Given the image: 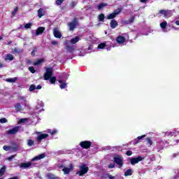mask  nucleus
<instances>
[{"label": "nucleus", "instance_id": "f257e3e1", "mask_svg": "<svg viewBox=\"0 0 179 179\" xmlns=\"http://www.w3.org/2000/svg\"><path fill=\"white\" fill-rule=\"evenodd\" d=\"M156 142L157 152H160V150H163L164 148L169 146V141H163L162 138H157Z\"/></svg>", "mask_w": 179, "mask_h": 179}, {"label": "nucleus", "instance_id": "f03ea898", "mask_svg": "<svg viewBox=\"0 0 179 179\" xmlns=\"http://www.w3.org/2000/svg\"><path fill=\"white\" fill-rule=\"evenodd\" d=\"M52 76V70L51 69H47L46 72L44 74V79L45 80H49L52 84L55 83V80H57V78L55 76Z\"/></svg>", "mask_w": 179, "mask_h": 179}, {"label": "nucleus", "instance_id": "7ed1b4c3", "mask_svg": "<svg viewBox=\"0 0 179 179\" xmlns=\"http://www.w3.org/2000/svg\"><path fill=\"white\" fill-rule=\"evenodd\" d=\"M59 169H62V171L65 176L69 174L72 170H73V165L70 164L69 166H65L64 164L59 166Z\"/></svg>", "mask_w": 179, "mask_h": 179}, {"label": "nucleus", "instance_id": "20e7f679", "mask_svg": "<svg viewBox=\"0 0 179 179\" xmlns=\"http://www.w3.org/2000/svg\"><path fill=\"white\" fill-rule=\"evenodd\" d=\"M36 134H38V135L36 138V141L38 143H41L44 139H47V138H48V134H44L43 132H37Z\"/></svg>", "mask_w": 179, "mask_h": 179}, {"label": "nucleus", "instance_id": "39448f33", "mask_svg": "<svg viewBox=\"0 0 179 179\" xmlns=\"http://www.w3.org/2000/svg\"><path fill=\"white\" fill-rule=\"evenodd\" d=\"M113 160L116 164H117L118 169H121L124 166V159L120 155H117L113 157Z\"/></svg>", "mask_w": 179, "mask_h": 179}, {"label": "nucleus", "instance_id": "423d86ee", "mask_svg": "<svg viewBox=\"0 0 179 179\" xmlns=\"http://www.w3.org/2000/svg\"><path fill=\"white\" fill-rule=\"evenodd\" d=\"M164 134V137L166 138V136H168V138H171L173 136H178L179 135V131L177 130H173V131H166Z\"/></svg>", "mask_w": 179, "mask_h": 179}, {"label": "nucleus", "instance_id": "0eeeda50", "mask_svg": "<svg viewBox=\"0 0 179 179\" xmlns=\"http://www.w3.org/2000/svg\"><path fill=\"white\" fill-rule=\"evenodd\" d=\"M80 171L77 172V174H78V176H83L89 171V167L86 166V165H83L80 166Z\"/></svg>", "mask_w": 179, "mask_h": 179}, {"label": "nucleus", "instance_id": "6e6552de", "mask_svg": "<svg viewBox=\"0 0 179 179\" xmlns=\"http://www.w3.org/2000/svg\"><path fill=\"white\" fill-rule=\"evenodd\" d=\"M142 160H143V157H131L130 159V163L132 166H135V164H138V163L142 162Z\"/></svg>", "mask_w": 179, "mask_h": 179}, {"label": "nucleus", "instance_id": "1a4fd4ad", "mask_svg": "<svg viewBox=\"0 0 179 179\" xmlns=\"http://www.w3.org/2000/svg\"><path fill=\"white\" fill-rule=\"evenodd\" d=\"M64 45H65V48L66 50L69 52H73V51H75V45H69V41H66L64 42Z\"/></svg>", "mask_w": 179, "mask_h": 179}, {"label": "nucleus", "instance_id": "9d476101", "mask_svg": "<svg viewBox=\"0 0 179 179\" xmlns=\"http://www.w3.org/2000/svg\"><path fill=\"white\" fill-rule=\"evenodd\" d=\"M159 14L162 15V16H164L165 19H169V17H171V10H159Z\"/></svg>", "mask_w": 179, "mask_h": 179}, {"label": "nucleus", "instance_id": "9b49d317", "mask_svg": "<svg viewBox=\"0 0 179 179\" xmlns=\"http://www.w3.org/2000/svg\"><path fill=\"white\" fill-rule=\"evenodd\" d=\"M80 146H81L83 149H89V148L92 146V142L88 141H81L80 143Z\"/></svg>", "mask_w": 179, "mask_h": 179}, {"label": "nucleus", "instance_id": "f8f14e48", "mask_svg": "<svg viewBox=\"0 0 179 179\" xmlns=\"http://www.w3.org/2000/svg\"><path fill=\"white\" fill-rule=\"evenodd\" d=\"M159 26L164 33H167L170 31V29H167V22L166 21H163L159 24Z\"/></svg>", "mask_w": 179, "mask_h": 179}, {"label": "nucleus", "instance_id": "ddd939ff", "mask_svg": "<svg viewBox=\"0 0 179 179\" xmlns=\"http://www.w3.org/2000/svg\"><path fill=\"white\" fill-rule=\"evenodd\" d=\"M19 129H20L19 126H17L15 127H13L11 129H9L7 131V134L8 135H15V134H17V132H19Z\"/></svg>", "mask_w": 179, "mask_h": 179}, {"label": "nucleus", "instance_id": "4468645a", "mask_svg": "<svg viewBox=\"0 0 179 179\" xmlns=\"http://www.w3.org/2000/svg\"><path fill=\"white\" fill-rule=\"evenodd\" d=\"M19 167L20 169H30L31 166V162H23L20 164H18Z\"/></svg>", "mask_w": 179, "mask_h": 179}, {"label": "nucleus", "instance_id": "2eb2a0df", "mask_svg": "<svg viewBox=\"0 0 179 179\" xmlns=\"http://www.w3.org/2000/svg\"><path fill=\"white\" fill-rule=\"evenodd\" d=\"M76 24H78V21H76V18H74L73 22L69 23L68 26L69 27V30L72 31L75 29L76 27Z\"/></svg>", "mask_w": 179, "mask_h": 179}, {"label": "nucleus", "instance_id": "dca6fc26", "mask_svg": "<svg viewBox=\"0 0 179 179\" xmlns=\"http://www.w3.org/2000/svg\"><path fill=\"white\" fill-rule=\"evenodd\" d=\"M44 107V103L41 101H38V106L36 108V110H38V113H41L43 111Z\"/></svg>", "mask_w": 179, "mask_h": 179}, {"label": "nucleus", "instance_id": "f3484780", "mask_svg": "<svg viewBox=\"0 0 179 179\" xmlns=\"http://www.w3.org/2000/svg\"><path fill=\"white\" fill-rule=\"evenodd\" d=\"M98 48L101 50H103V48H106V50H108V51H110V50H111V45L108 46L107 43H100L99 45H98Z\"/></svg>", "mask_w": 179, "mask_h": 179}, {"label": "nucleus", "instance_id": "a211bd4d", "mask_svg": "<svg viewBox=\"0 0 179 179\" xmlns=\"http://www.w3.org/2000/svg\"><path fill=\"white\" fill-rule=\"evenodd\" d=\"M53 35L56 38H61L62 37V34H61V32L57 28L53 29Z\"/></svg>", "mask_w": 179, "mask_h": 179}, {"label": "nucleus", "instance_id": "6ab92c4d", "mask_svg": "<svg viewBox=\"0 0 179 179\" xmlns=\"http://www.w3.org/2000/svg\"><path fill=\"white\" fill-rule=\"evenodd\" d=\"M45 30V28H44V27H38V28L35 31V36H40V34H41L42 33H43Z\"/></svg>", "mask_w": 179, "mask_h": 179}, {"label": "nucleus", "instance_id": "aec40b11", "mask_svg": "<svg viewBox=\"0 0 179 179\" xmlns=\"http://www.w3.org/2000/svg\"><path fill=\"white\" fill-rule=\"evenodd\" d=\"M45 153H42V154H40L39 155L34 157L32 159V162H36L37 160H41V159H44V157H45Z\"/></svg>", "mask_w": 179, "mask_h": 179}, {"label": "nucleus", "instance_id": "412c9836", "mask_svg": "<svg viewBox=\"0 0 179 179\" xmlns=\"http://www.w3.org/2000/svg\"><path fill=\"white\" fill-rule=\"evenodd\" d=\"M117 43H118V44H124V43H125L126 39L124 36H118L116 39Z\"/></svg>", "mask_w": 179, "mask_h": 179}, {"label": "nucleus", "instance_id": "4be33fe9", "mask_svg": "<svg viewBox=\"0 0 179 179\" xmlns=\"http://www.w3.org/2000/svg\"><path fill=\"white\" fill-rule=\"evenodd\" d=\"M14 59H15V57H13V55L10 54L6 55L4 58L5 61H13Z\"/></svg>", "mask_w": 179, "mask_h": 179}, {"label": "nucleus", "instance_id": "5701e85b", "mask_svg": "<svg viewBox=\"0 0 179 179\" xmlns=\"http://www.w3.org/2000/svg\"><path fill=\"white\" fill-rule=\"evenodd\" d=\"M118 26V22L115 21V20H113L110 21V27L111 29H115Z\"/></svg>", "mask_w": 179, "mask_h": 179}, {"label": "nucleus", "instance_id": "b1692460", "mask_svg": "<svg viewBox=\"0 0 179 179\" xmlns=\"http://www.w3.org/2000/svg\"><path fill=\"white\" fill-rule=\"evenodd\" d=\"M134 20H135V17L131 16L129 20L124 21V24H131V23H134Z\"/></svg>", "mask_w": 179, "mask_h": 179}, {"label": "nucleus", "instance_id": "393cba45", "mask_svg": "<svg viewBox=\"0 0 179 179\" xmlns=\"http://www.w3.org/2000/svg\"><path fill=\"white\" fill-rule=\"evenodd\" d=\"M79 40H80V38H79V36H76L70 41V43L71 44H76V43H78Z\"/></svg>", "mask_w": 179, "mask_h": 179}, {"label": "nucleus", "instance_id": "a878e982", "mask_svg": "<svg viewBox=\"0 0 179 179\" xmlns=\"http://www.w3.org/2000/svg\"><path fill=\"white\" fill-rule=\"evenodd\" d=\"M16 80H17V77L6 79V82H8V83H15Z\"/></svg>", "mask_w": 179, "mask_h": 179}, {"label": "nucleus", "instance_id": "bb28decb", "mask_svg": "<svg viewBox=\"0 0 179 179\" xmlns=\"http://www.w3.org/2000/svg\"><path fill=\"white\" fill-rule=\"evenodd\" d=\"M43 16H44V9L40 8L38 10V17L41 18V17H43Z\"/></svg>", "mask_w": 179, "mask_h": 179}, {"label": "nucleus", "instance_id": "cd10ccee", "mask_svg": "<svg viewBox=\"0 0 179 179\" xmlns=\"http://www.w3.org/2000/svg\"><path fill=\"white\" fill-rule=\"evenodd\" d=\"M5 171H6V166H3L2 168L0 169V178L5 174Z\"/></svg>", "mask_w": 179, "mask_h": 179}, {"label": "nucleus", "instance_id": "c85d7f7f", "mask_svg": "<svg viewBox=\"0 0 179 179\" xmlns=\"http://www.w3.org/2000/svg\"><path fill=\"white\" fill-rule=\"evenodd\" d=\"M47 132L50 134V135H55L56 134H58V130H57L56 129H54L53 130L49 129H48Z\"/></svg>", "mask_w": 179, "mask_h": 179}, {"label": "nucleus", "instance_id": "c756f323", "mask_svg": "<svg viewBox=\"0 0 179 179\" xmlns=\"http://www.w3.org/2000/svg\"><path fill=\"white\" fill-rule=\"evenodd\" d=\"M15 108L16 111H22V110H23L20 103H16L15 106Z\"/></svg>", "mask_w": 179, "mask_h": 179}, {"label": "nucleus", "instance_id": "7c9ffc66", "mask_svg": "<svg viewBox=\"0 0 179 179\" xmlns=\"http://www.w3.org/2000/svg\"><path fill=\"white\" fill-rule=\"evenodd\" d=\"M59 83H60V89H65L66 87V83H62V80H59Z\"/></svg>", "mask_w": 179, "mask_h": 179}, {"label": "nucleus", "instance_id": "2f4dec72", "mask_svg": "<svg viewBox=\"0 0 179 179\" xmlns=\"http://www.w3.org/2000/svg\"><path fill=\"white\" fill-rule=\"evenodd\" d=\"M43 62H44V59H40L37 60L36 62H35L34 63V65L35 66H37V65H40V64H43Z\"/></svg>", "mask_w": 179, "mask_h": 179}, {"label": "nucleus", "instance_id": "473e14b6", "mask_svg": "<svg viewBox=\"0 0 179 179\" xmlns=\"http://www.w3.org/2000/svg\"><path fill=\"white\" fill-rule=\"evenodd\" d=\"M122 9H123L122 8H118L115 10L113 13L117 16V15H120L121 12H122Z\"/></svg>", "mask_w": 179, "mask_h": 179}, {"label": "nucleus", "instance_id": "72a5a7b5", "mask_svg": "<svg viewBox=\"0 0 179 179\" xmlns=\"http://www.w3.org/2000/svg\"><path fill=\"white\" fill-rule=\"evenodd\" d=\"M131 174H132V169H127L126 171H124L125 177H128V176H131Z\"/></svg>", "mask_w": 179, "mask_h": 179}, {"label": "nucleus", "instance_id": "f704fd0d", "mask_svg": "<svg viewBox=\"0 0 179 179\" xmlns=\"http://www.w3.org/2000/svg\"><path fill=\"white\" fill-rule=\"evenodd\" d=\"M47 178L48 179H57L58 177L55 176L54 174L52 173H49L47 175Z\"/></svg>", "mask_w": 179, "mask_h": 179}, {"label": "nucleus", "instance_id": "c9c22d12", "mask_svg": "<svg viewBox=\"0 0 179 179\" xmlns=\"http://www.w3.org/2000/svg\"><path fill=\"white\" fill-rule=\"evenodd\" d=\"M104 6H107V3H102L99 5H98V10H101V9H103V8H104Z\"/></svg>", "mask_w": 179, "mask_h": 179}, {"label": "nucleus", "instance_id": "e433bc0d", "mask_svg": "<svg viewBox=\"0 0 179 179\" xmlns=\"http://www.w3.org/2000/svg\"><path fill=\"white\" fill-rule=\"evenodd\" d=\"M29 119L27 118H22L18 121V124H24L25 122H27V120Z\"/></svg>", "mask_w": 179, "mask_h": 179}, {"label": "nucleus", "instance_id": "4c0bfd02", "mask_svg": "<svg viewBox=\"0 0 179 179\" xmlns=\"http://www.w3.org/2000/svg\"><path fill=\"white\" fill-rule=\"evenodd\" d=\"M98 19L99 22H104V14L101 13L99 15Z\"/></svg>", "mask_w": 179, "mask_h": 179}, {"label": "nucleus", "instance_id": "58836bf2", "mask_svg": "<svg viewBox=\"0 0 179 179\" xmlns=\"http://www.w3.org/2000/svg\"><path fill=\"white\" fill-rule=\"evenodd\" d=\"M11 152H17L19 150V146L15 145L14 147H11Z\"/></svg>", "mask_w": 179, "mask_h": 179}, {"label": "nucleus", "instance_id": "ea45409f", "mask_svg": "<svg viewBox=\"0 0 179 179\" xmlns=\"http://www.w3.org/2000/svg\"><path fill=\"white\" fill-rule=\"evenodd\" d=\"M115 16H117L114 13L109 14L107 17V19H114V17H115Z\"/></svg>", "mask_w": 179, "mask_h": 179}, {"label": "nucleus", "instance_id": "a19ab883", "mask_svg": "<svg viewBox=\"0 0 179 179\" xmlns=\"http://www.w3.org/2000/svg\"><path fill=\"white\" fill-rule=\"evenodd\" d=\"M3 150H6V152H8V150H10V149H12V147L9 146V145H4L3 147Z\"/></svg>", "mask_w": 179, "mask_h": 179}, {"label": "nucleus", "instance_id": "79ce46f5", "mask_svg": "<svg viewBox=\"0 0 179 179\" xmlns=\"http://www.w3.org/2000/svg\"><path fill=\"white\" fill-rule=\"evenodd\" d=\"M28 146H33L34 145V141L29 139L27 143Z\"/></svg>", "mask_w": 179, "mask_h": 179}, {"label": "nucleus", "instance_id": "37998d69", "mask_svg": "<svg viewBox=\"0 0 179 179\" xmlns=\"http://www.w3.org/2000/svg\"><path fill=\"white\" fill-rule=\"evenodd\" d=\"M29 72H31V73H36V70L34 69V67H33V66L29 67Z\"/></svg>", "mask_w": 179, "mask_h": 179}, {"label": "nucleus", "instance_id": "c03bdc74", "mask_svg": "<svg viewBox=\"0 0 179 179\" xmlns=\"http://www.w3.org/2000/svg\"><path fill=\"white\" fill-rule=\"evenodd\" d=\"M29 92H33V90H36V85H31L29 88Z\"/></svg>", "mask_w": 179, "mask_h": 179}, {"label": "nucleus", "instance_id": "a18cd8bd", "mask_svg": "<svg viewBox=\"0 0 179 179\" xmlns=\"http://www.w3.org/2000/svg\"><path fill=\"white\" fill-rule=\"evenodd\" d=\"M76 5H78V2L76 1H72L70 4V6L71 8H75L76 6Z\"/></svg>", "mask_w": 179, "mask_h": 179}, {"label": "nucleus", "instance_id": "49530a36", "mask_svg": "<svg viewBox=\"0 0 179 179\" xmlns=\"http://www.w3.org/2000/svg\"><path fill=\"white\" fill-rule=\"evenodd\" d=\"M17 10H18L17 7H15L14 8L13 11L11 13L12 16H15V15H16Z\"/></svg>", "mask_w": 179, "mask_h": 179}, {"label": "nucleus", "instance_id": "de8ad7c7", "mask_svg": "<svg viewBox=\"0 0 179 179\" xmlns=\"http://www.w3.org/2000/svg\"><path fill=\"white\" fill-rule=\"evenodd\" d=\"M14 157H16V155H11L10 157H9L7 159V160H8V162H12V160H13Z\"/></svg>", "mask_w": 179, "mask_h": 179}, {"label": "nucleus", "instance_id": "09e8293b", "mask_svg": "<svg viewBox=\"0 0 179 179\" xmlns=\"http://www.w3.org/2000/svg\"><path fill=\"white\" fill-rule=\"evenodd\" d=\"M25 29H31V23H27L24 25Z\"/></svg>", "mask_w": 179, "mask_h": 179}, {"label": "nucleus", "instance_id": "8fccbe9b", "mask_svg": "<svg viewBox=\"0 0 179 179\" xmlns=\"http://www.w3.org/2000/svg\"><path fill=\"white\" fill-rule=\"evenodd\" d=\"M0 122L1 124H5V122H8V120H6V118H1L0 119Z\"/></svg>", "mask_w": 179, "mask_h": 179}, {"label": "nucleus", "instance_id": "3c124183", "mask_svg": "<svg viewBox=\"0 0 179 179\" xmlns=\"http://www.w3.org/2000/svg\"><path fill=\"white\" fill-rule=\"evenodd\" d=\"M146 140H147V142H148V145L152 146V145L153 144V143L152 142V140L149 138H147Z\"/></svg>", "mask_w": 179, "mask_h": 179}, {"label": "nucleus", "instance_id": "603ef678", "mask_svg": "<svg viewBox=\"0 0 179 179\" xmlns=\"http://www.w3.org/2000/svg\"><path fill=\"white\" fill-rule=\"evenodd\" d=\"M104 150H111V146L107 145L103 148Z\"/></svg>", "mask_w": 179, "mask_h": 179}, {"label": "nucleus", "instance_id": "864d4df0", "mask_svg": "<svg viewBox=\"0 0 179 179\" xmlns=\"http://www.w3.org/2000/svg\"><path fill=\"white\" fill-rule=\"evenodd\" d=\"M78 55L79 57H85V55H86V52L84 50H83L80 52Z\"/></svg>", "mask_w": 179, "mask_h": 179}, {"label": "nucleus", "instance_id": "5fc2aeb1", "mask_svg": "<svg viewBox=\"0 0 179 179\" xmlns=\"http://www.w3.org/2000/svg\"><path fill=\"white\" fill-rule=\"evenodd\" d=\"M62 2H64V0H56L57 5H62Z\"/></svg>", "mask_w": 179, "mask_h": 179}, {"label": "nucleus", "instance_id": "6e6d98bb", "mask_svg": "<svg viewBox=\"0 0 179 179\" xmlns=\"http://www.w3.org/2000/svg\"><path fill=\"white\" fill-rule=\"evenodd\" d=\"M108 169H114L115 167V164H110L108 166Z\"/></svg>", "mask_w": 179, "mask_h": 179}, {"label": "nucleus", "instance_id": "4d7b16f0", "mask_svg": "<svg viewBox=\"0 0 179 179\" xmlns=\"http://www.w3.org/2000/svg\"><path fill=\"white\" fill-rule=\"evenodd\" d=\"M51 45H58V41H52Z\"/></svg>", "mask_w": 179, "mask_h": 179}, {"label": "nucleus", "instance_id": "13d9d810", "mask_svg": "<svg viewBox=\"0 0 179 179\" xmlns=\"http://www.w3.org/2000/svg\"><path fill=\"white\" fill-rule=\"evenodd\" d=\"M143 138H146V135H143L141 136H138L137 137V138L138 139V141H141V139H143Z\"/></svg>", "mask_w": 179, "mask_h": 179}, {"label": "nucleus", "instance_id": "bf43d9fd", "mask_svg": "<svg viewBox=\"0 0 179 179\" xmlns=\"http://www.w3.org/2000/svg\"><path fill=\"white\" fill-rule=\"evenodd\" d=\"M126 155L127 156H131L132 155V151H131V150L127 151Z\"/></svg>", "mask_w": 179, "mask_h": 179}, {"label": "nucleus", "instance_id": "052dcab7", "mask_svg": "<svg viewBox=\"0 0 179 179\" xmlns=\"http://www.w3.org/2000/svg\"><path fill=\"white\" fill-rule=\"evenodd\" d=\"M133 142H134V145H136V143H138L139 142V139L136 138V139L134 140Z\"/></svg>", "mask_w": 179, "mask_h": 179}, {"label": "nucleus", "instance_id": "680f3d73", "mask_svg": "<svg viewBox=\"0 0 179 179\" xmlns=\"http://www.w3.org/2000/svg\"><path fill=\"white\" fill-rule=\"evenodd\" d=\"M179 153H174L172 155V157L174 159L176 157H177V156H178Z\"/></svg>", "mask_w": 179, "mask_h": 179}, {"label": "nucleus", "instance_id": "e2e57ef3", "mask_svg": "<svg viewBox=\"0 0 179 179\" xmlns=\"http://www.w3.org/2000/svg\"><path fill=\"white\" fill-rule=\"evenodd\" d=\"M173 142H174L173 145H177L179 143V139L175 140Z\"/></svg>", "mask_w": 179, "mask_h": 179}, {"label": "nucleus", "instance_id": "0e129e2a", "mask_svg": "<svg viewBox=\"0 0 179 179\" xmlns=\"http://www.w3.org/2000/svg\"><path fill=\"white\" fill-rule=\"evenodd\" d=\"M36 89L37 90H40V89H41V85H37V87H36Z\"/></svg>", "mask_w": 179, "mask_h": 179}, {"label": "nucleus", "instance_id": "69168bd1", "mask_svg": "<svg viewBox=\"0 0 179 179\" xmlns=\"http://www.w3.org/2000/svg\"><path fill=\"white\" fill-rule=\"evenodd\" d=\"M108 177L109 179H114L115 178V177L111 176V175H108Z\"/></svg>", "mask_w": 179, "mask_h": 179}, {"label": "nucleus", "instance_id": "338daca9", "mask_svg": "<svg viewBox=\"0 0 179 179\" xmlns=\"http://www.w3.org/2000/svg\"><path fill=\"white\" fill-rule=\"evenodd\" d=\"M175 23L177 26H179V20L175 21Z\"/></svg>", "mask_w": 179, "mask_h": 179}, {"label": "nucleus", "instance_id": "774afa93", "mask_svg": "<svg viewBox=\"0 0 179 179\" xmlns=\"http://www.w3.org/2000/svg\"><path fill=\"white\" fill-rule=\"evenodd\" d=\"M172 28H173L174 30H179V27H176L173 26Z\"/></svg>", "mask_w": 179, "mask_h": 179}]
</instances>
